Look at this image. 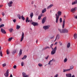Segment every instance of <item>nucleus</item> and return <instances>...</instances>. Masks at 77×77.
I'll return each mask as SVG.
<instances>
[{
	"label": "nucleus",
	"instance_id": "obj_1",
	"mask_svg": "<svg viewBox=\"0 0 77 77\" xmlns=\"http://www.w3.org/2000/svg\"><path fill=\"white\" fill-rule=\"evenodd\" d=\"M57 14L56 13L55 14V16L56 17V23H58L59 17H60V16L62 15V12L61 11H58Z\"/></svg>",
	"mask_w": 77,
	"mask_h": 77
},
{
	"label": "nucleus",
	"instance_id": "obj_2",
	"mask_svg": "<svg viewBox=\"0 0 77 77\" xmlns=\"http://www.w3.org/2000/svg\"><path fill=\"white\" fill-rule=\"evenodd\" d=\"M58 31L60 32V33H67L68 32V30L67 29H58Z\"/></svg>",
	"mask_w": 77,
	"mask_h": 77
},
{
	"label": "nucleus",
	"instance_id": "obj_3",
	"mask_svg": "<svg viewBox=\"0 0 77 77\" xmlns=\"http://www.w3.org/2000/svg\"><path fill=\"white\" fill-rule=\"evenodd\" d=\"M57 50V47L56 46L54 48V50H52L51 52V54L52 55H53L56 53V51Z\"/></svg>",
	"mask_w": 77,
	"mask_h": 77
},
{
	"label": "nucleus",
	"instance_id": "obj_4",
	"mask_svg": "<svg viewBox=\"0 0 77 77\" xmlns=\"http://www.w3.org/2000/svg\"><path fill=\"white\" fill-rule=\"evenodd\" d=\"M46 20H47V17H44L42 20V24H44V23H45Z\"/></svg>",
	"mask_w": 77,
	"mask_h": 77
},
{
	"label": "nucleus",
	"instance_id": "obj_5",
	"mask_svg": "<svg viewBox=\"0 0 77 77\" xmlns=\"http://www.w3.org/2000/svg\"><path fill=\"white\" fill-rule=\"evenodd\" d=\"M4 75L6 77H8L9 76V69H8L6 71L5 73H4Z\"/></svg>",
	"mask_w": 77,
	"mask_h": 77
},
{
	"label": "nucleus",
	"instance_id": "obj_6",
	"mask_svg": "<svg viewBox=\"0 0 77 77\" xmlns=\"http://www.w3.org/2000/svg\"><path fill=\"white\" fill-rule=\"evenodd\" d=\"M49 27H50L49 26H43V29L45 30H48L49 29Z\"/></svg>",
	"mask_w": 77,
	"mask_h": 77
},
{
	"label": "nucleus",
	"instance_id": "obj_7",
	"mask_svg": "<svg viewBox=\"0 0 77 77\" xmlns=\"http://www.w3.org/2000/svg\"><path fill=\"white\" fill-rule=\"evenodd\" d=\"M24 37V33L23 32H22V34L21 38L20 39V42H22V41H23V40Z\"/></svg>",
	"mask_w": 77,
	"mask_h": 77
},
{
	"label": "nucleus",
	"instance_id": "obj_8",
	"mask_svg": "<svg viewBox=\"0 0 77 77\" xmlns=\"http://www.w3.org/2000/svg\"><path fill=\"white\" fill-rule=\"evenodd\" d=\"M13 4V2L12 1L10 2H9L8 3V5L9 7H11L12 6V4Z\"/></svg>",
	"mask_w": 77,
	"mask_h": 77
},
{
	"label": "nucleus",
	"instance_id": "obj_9",
	"mask_svg": "<svg viewBox=\"0 0 77 77\" xmlns=\"http://www.w3.org/2000/svg\"><path fill=\"white\" fill-rule=\"evenodd\" d=\"M77 10V8L76 7L74 8H72L71 10V12H72V13H74L75 12V11Z\"/></svg>",
	"mask_w": 77,
	"mask_h": 77
},
{
	"label": "nucleus",
	"instance_id": "obj_10",
	"mask_svg": "<svg viewBox=\"0 0 77 77\" xmlns=\"http://www.w3.org/2000/svg\"><path fill=\"white\" fill-rule=\"evenodd\" d=\"M22 75L23 77H29V75H27L26 73L24 72L22 73Z\"/></svg>",
	"mask_w": 77,
	"mask_h": 77
},
{
	"label": "nucleus",
	"instance_id": "obj_11",
	"mask_svg": "<svg viewBox=\"0 0 77 77\" xmlns=\"http://www.w3.org/2000/svg\"><path fill=\"white\" fill-rule=\"evenodd\" d=\"M32 24L34 26H36L38 25V23L37 22H33L32 23Z\"/></svg>",
	"mask_w": 77,
	"mask_h": 77
},
{
	"label": "nucleus",
	"instance_id": "obj_12",
	"mask_svg": "<svg viewBox=\"0 0 77 77\" xmlns=\"http://www.w3.org/2000/svg\"><path fill=\"white\" fill-rule=\"evenodd\" d=\"M1 32L2 33H4V34H6V32L5 31V30L3 29V28L1 29Z\"/></svg>",
	"mask_w": 77,
	"mask_h": 77
},
{
	"label": "nucleus",
	"instance_id": "obj_13",
	"mask_svg": "<svg viewBox=\"0 0 77 77\" xmlns=\"http://www.w3.org/2000/svg\"><path fill=\"white\" fill-rule=\"evenodd\" d=\"M60 38V35H59V34H57L55 38V41H56V39H59Z\"/></svg>",
	"mask_w": 77,
	"mask_h": 77
},
{
	"label": "nucleus",
	"instance_id": "obj_14",
	"mask_svg": "<svg viewBox=\"0 0 77 77\" xmlns=\"http://www.w3.org/2000/svg\"><path fill=\"white\" fill-rule=\"evenodd\" d=\"M53 6V4H51L50 5H49L48 7L47 8V9H50L52 6Z\"/></svg>",
	"mask_w": 77,
	"mask_h": 77
},
{
	"label": "nucleus",
	"instance_id": "obj_15",
	"mask_svg": "<svg viewBox=\"0 0 77 77\" xmlns=\"http://www.w3.org/2000/svg\"><path fill=\"white\" fill-rule=\"evenodd\" d=\"M65 19L63 20V24L62 25V28L63 29L65 27Z\"/></svg>",
	"mask_w": 77,
	"mask_h": 77
},
{
	"label": "nucleus",
	"instance_id": "obj_16",
	"mask_svg": "<svg viewBox=\"0 0 77 77\" xmlns=\"http://www.w3.org/2000/svg\"><path fill=\"white\" fill-rule=\"evenodd\" d=\"M71 73L66 74V76L67 77H71Z\"/></svg>",
	"mask_w": 77,
	"mask_h": 77
},
{
	"label": "nucleus",
	"instance_id": "obj_17",
	"mask_svg": "<svg viewBox=\"0 0 77 77\" xmlns=\"http://www.w3.org/2000/svg\"><path fill=\"white\" fill-rule=\"evenodd\" d=\"M21 54H22V49H20V51L19 53V56H21Z\"/></svg>",
	"mask_w": 77,
	"mask_h": 77
},
{
	"label": "nucleus",
	"instance_id": "obj_18",
	"mask_svg": "<svg viewBox=\"0 0 77 77\" xmlns=\"http://www.w3.org/2000/svg\"><path fill=\"white\" fill-rule=\"evenodd\" d=\"M45 12H46V8H45L44 9L42 10V14H44V13Z\"/></svg>",
	"mask_w": 77,
	"mask_h": 77
},
{
	"label": "nucleus",
	"instance_id": "obj_19",
	"mask_svg": "<svg viewBox=\"0 0 77 77\" xmlns=\"http://www.w3.org/2000/svg\"><path fill=\"white\" fill-rule=\"evenodd\" d=\"M69 69H63V72H67L68 71H69Z\"/></svg>",
	"mask_w": 77,
	"mask_h": 77
},
{
	"label": "nucleus",
	"instance_id": "obj_20",
	"mask_svg": "<svg viewBox=\"0 0 77 77\" xmlns=\"http://www.w3.org/2000/svg\"><path fill=\"white\" fill-rule=\"evenodd\" d=\"M75 4H77V0H75V1L73 2H72V5H75Z\"/></svg>",
	"mask_w": 77,
	"mask_h": 77
},
{
	"label": "nucleus",
	"instance_id": "obj_21",
	"mask_svg": "<svg viewBox=\"0 0 77 77\" xmlns=\"http://www.w3.org/2000/svg\"><path fill=\"white\" fill-rule=\"evenodd\" d=\"M26 58H27V56L24 55V57L22 58V60H23L24 59H26Z\"/></svg>",
	"mask_w": 77,
	"mask_h": 77
},
{
	"label": "nucleus",
	"instance_id": "obj_22",
	"mask_svg": "<svg viewBox=\"0 0 77 77\" xmlns=\"http://www.w3.org/2000/svg\"><path fill=\"white\" fill-rule=\"evenodd\" d=\"M74 37L75 38V39L77 38V34H75L74 35Z\"/></svg>",
	"mask_w": 77,
	"mask_h": 77
},
{
	"label": "nucleus",
	"instance_id": "obj_23",
	"mask_svg": "<svg viewBox=\"0 0 77 77\" xmlns=\"http://www.w3.org/2000/svg\"><path fill=\"white\" fill-rule=\"evenodd\" d=\"M33 13H31L30 14V17L31 19L32 18V17H33Z\"/></svg>",
	"mask_w": 77,
	"mask_h": 77
},
{
	"label": "nucleus",
	"instance_id": "obj_24",
	"mask_svg": "<svg viewBox=\"0 0 77 77\" xmlns=\"http://www.w3.org/2000/svg\"><path fill=\"white\" fill-rule=\"evenodd\" d=\"M16 51H17V50H14V51H13L12 52V54L14 55L15 54V53H16Z\"/></svg>",
	"mask_w": 77,
	"mask_h": 77
},
{
	"label": "nucleus",
	"instance_id": "obj_25",
	"mask_svg": "<svg viewBox=\"0 0 77 77\" xmlns=\"http://www.w3.org/2000/svg\"><path fill=\"white\" fill-rule=\"evenodd\" d=\"M2 65L3 67L4 68V67H5V66H6V63H4V64H3Z\"/></svg>",
	"mask_w": 77,
	"mask_h": 77
},
{
	"label": "nucleus",
	"instance_id": "obj_26",
	"mask_svg": "<svg viewBox=\"0 0 77 77\" xmlns=\"http://www.w3.org/2000/svg\"><path fill=\"white\" fill-rule=\"evenodd\" d=\"M70 43H68L67 45V48H69V47H70Z\"/></svg>",
	"mask_w": 77,
	"mask_h": 77
},
{
	"label": "nucleus",
	"instance_id": "obj_27",
	"mask_svg": "<svg viewBox=\"0 0 77 77\" xmlns=\"http://www.w3.org/2000/svg\"><path fill=\"white\" fill-rule=\"evenodd\" d=\"M21 27V26L18 25H17L16 26V29H19Z\"/></svg>",
	"mask_w": 77,
	"mask_h": 77
},
{
	"label": "nucleus",
	"instance_id": "obj_28",
	"mask_svg": "<svg viewBox=\"0 0 77 77\" xmlns=\"http://www.w3.org/2000/svg\"><path fill=\"white\" fill-rule=\"evenodd\" d=\"M42 15H39L38 16V20H41V17H42Z\"/></svg>",
	"mask_w": 77,
	"mask_h": 77
},
{
	"label": "nucleus",
	"instance_id": "obj_29",
	"mask_svg": "<svg viewBox=\"0 0 77 77\" xmlns=\"http://www.w3.org/2000/svg\"><path fill=\"white\" fill-rule=\"evenodd\" d=\"M73 67H74L73 66H70V68L69 69H68L69 70V71H70V70L71 69H73Z\"/></svg>",
	"mask_w": 77,
	"mask_h": 77
},
{
	"label": "nucleus",
	"instance_id": "obj_30",
	"mask_svg": "<svg viewBox=\"0 0 77 77\" xmlns=\"http://www.w3.org/2000/svg\"><path fill=\"white\" fill-rule=\"evenodd\" d=\"M67 60H68V59H67V58H66L64 60V62L65 63V62H67Z\"/></svg>",
	"mask_w": 77,
	"mask_h": 77
},
{
	"label": "nucleus",
	"instance_id": "obj_31",
	"mask_svg": "<svg viewBox=\"0 0 77 77\" xmlns=\"http://www.w3.org/2000/svg\"><path fill=\"white\" fill-rule=\"evenodd\" d=\"M17 17H18L19 19H21V15H20V14L18 15Z\"/></svg>",
	"mask_w": 77,
	"mask_h": 77
},
{
	"label": "nucleus",
	"instance_id": "obj_32",
	"mask_svg": "<svg viewBox=\"0 0 77 77\" xmlns=\"http://www.w3.org/2000/svg\"><path fill=\"white\" fill-rule=\"evenodd\" d=\"M21 18L23 20H25V18L24 17L23 15L21 16Z\"/></svg>",
	"mask_w": 77,
	"mask_h": 77
},
{
	"label": "nucleus",
	"instance_id": "obj_33",
	"mask_svg": "<svg viewBox=\"0 0 77 77\" xmlns=\"http://www.w3.org/2000/svg\"><path fill=\"white\" fill-rule=\"evenodd\" d=\"M9 30L11 33L12 32V30H13V29L12 28L10 29H9Z\"/></svg>",
	"mask_w": 77,
	"mask_h": 77
},
{
	"label": "nucleus",
	"instance_id": "obj_34",
	"mask_svg": "<svg viewBox=\"0 0 77 77\" xmlns=\"http://www.w3.org/2000/svg\"><path fill=\"white\" fill-rule=\"evenodd\" d=\"M4 26L5 25L3 24H2L1 25H0V28H2V27H4Z\"/></svg>",
	"mask_w": 77,
	"mask_h": 77
},
{
	"label": "nucleus",
	"instance_id": "obj_35",
	"mask_svg": "<svg viewBox=\"0 0 77 77\" xmlns=\"http://www.w3.org/2000/svg\"><path fill=\"white\" fill-rule=\"evenodd\" d=\"M52 62V60H50L49 62V63H48V65H51V62Z\"/></svg>",
	"mask_w": 77,
	"mask_h": 77
},
{
	"label": "nucleus",
	"instance_id": "obj_36",
	"mask_svg": "<svg viewBox=\"0 0 77 77\" xmlns=\"http://www.w3.org/2000/svg\"><path fill=\"white\" fill-rule=\"evenodd\" d=\"M7 54H9V49H7Z\"/></svg>",
	"mask_w": 77,
	"mask_h": 77
},
{
	"label": "nucleus",
	"instance_id": "obj_37",
	"mask_svg": "<svg viewBox=\"0 0 77 77\" xmlns=\"http://www.w3.org/2000/svg\"><path fill=\"white\" fill-rule=\"evenodd\" d=\"M12 37H11L9 38L8 39V41H9V42H10V41H11V40H12Z\"/></svg>",
	"mask_w": 77,
	"mask_h": 77
},
{
	"label": "nucleus",
	"instance_id": "obj_38",
	"mask_svg": "<svg viewBox=\"0 0 77 77\" xmlns=\"http://www.w3.org/2000/svg\"><path fill=\"white\" fill-rule=\"evenodd\" d=\"M28 20H29V17H26V23H27V21H28Z\"/></svg>",
	"mask_w": 77,
	"mask_h": 77
},
{
	"label": "nucleus",
	"instance_id": "obj_39",
	"mask_svg": "<svg viewBox=\"0 0 77 77\" xmlns=\"http://www.w3.org/2000/svg\"><path fill=\"white\" fill-rule=\"evenodd\" d=\"M0 56H3V55L2 54V51H0Z\"/></svg>",
	"mask_w": 77,
	"mask_h": 77
},
{
	"label": "nucleus",
	"instance_id": "obj_40",
	"mask_svg": "<svg viewBox=\"0 0 77 77\" xmlns=\"http://www.w3.org/2000/svg\"><path fill=\"white\" fill-rule=\"evenodd\" d=\"M60 23L62 22V18H61L60 19Z\"/></svg>",
	"mask_w": 77,
	"mask_h": 77
},
{
	"label": "nucleus",
	"instance_id": "obj_41",
	"mask_svg": "<svg viewBox=\"0 0 77 77\" xmlns=\"http://www.w3.org/2000/svg\"><path fill=\"white\" fill-rule=\"evenodd\" d=\"M38 66H42V64H41V63H39L38 64Z\"/></svg>",
	"mask_w": 77,
	"mask_h": 77
},
{
	"label": "nucleus",
	"instance_id": "obj_42",
	"mask_svg": "<svg viewBox=\"0 0 77 77\" xmlns=\"http://www.w3.org/2000/svg\"><path fill=\"white\" fill-rule=\"evenodd\" d=\"M21 65L22 66H23L24 65V62H22L21 63Z\"/></svg>",
	"mask_w": 77,
	"mask_h": 77
},
{
	"label": "nucleus",
	"instance_id": "obj_43",
	"mask_svg": "<svg viewBox=\"0 0 77 77\" xmlns=\"http://www.w3.org/2000/svg\"><path fill=\"white\" fill-rule=\"evenodd\" d=\"M47 49V47H46L44 48H43V50H46Z\"/></svg>",
	"mask_w": 77,
	"mask_h": 77
},
{
	"label": "nucleus",
	"instance_id": "obj_44",
	"mask_svg": "<svg viewBox=\"0 0 77 77\" xmlns=\"http://www.w3.org/2000/svg\"><path fill=\"white\" fill-rule=\"evenodd\" d=\"M13 68H14V69H16V68H17V66L16 65H14L13 66Z\"/></svg>",
	"mask_w": 77,
	"mask_h": 77
},
{
	"label": "nucleus",
	"instance_id": "obj_45",
	"mask_svg": "<svg viewBox=\"0 0 77 77\" xmlns=\"http://www.w3.org/2000/svg\"><path fill=\"white\" fill-rule=\"evenodd\" d=\"M52 60V61H53V62H56V60H55V59H52V60Z\"/></svg>",
	"mask_w": 77,
	"mask_h": 77
},
{
	"label": "nucleus",
	"instance_id": "obj_46",
	"mask_svg": "<svg viewBox=\"0 0 77 77\" xmlns=\"http://www.w3.org/2000/svg\"><path fill=\"white\" fill-rule=\"evenodd\" d=\"M49 57V55H48L47 57H45V59H48V58Z\"/></svg>",
	"mask_w": 77,
	"mask_h": 77
},
{
	"label": "nucleus",
	"instance_id": "obj_47",
	"mask_svg": "<svg viewBox=\"0 0 77 77\" xmlns=\"http://www.w3.org/2000/svg\"><path fill=\"white\" fill-rule=\"evenodd\" d=\"M54 44H52L51 45H50V47L51 48L53 46Z\"/></svg>",
	"mask_w": 77,
	"mask_h": 77
},
{
	"label": "nucleus",
	"instance_id": "obj_48",
	"mask_svg": "<svg viewBox=\"0 0 77 77\" xmlns=\"http://www.w3.org/2000/svg\"><path fill=\"white\" fill-rule=\"evenodd\" d=\"M59 43L60 45H61V46L62 45H63L62 43L60 42H59Z\"/></svg>",
	"mask_w": 77,
	"mask_h": 77
},
{
	"label": "nucleus",
	"instance_id": "obj_49",
	"mask_svg": "<svg viewBox=\"0 0 77 77\" xmlns=\"http://www.w3.org/2000/svg\"><path fill=\"white\" fill-rule=\"evenodd\" d=\"M57 76H58V74H56L55 75L54 77H57Z\"/></svg>",
	"mask_w": 77,
	"mask_h": 77
},
{
	"label": "nucleus",
	"instance_id": "obj_50",
	"mask_svg": "<svg viewBox=\"0 0 77 77\" xmlns=\"http://www.w3.org/2000/svg\"><path fill=\"white\" fill-rule=\"evenodd\" d=\"M54 35L52 37H51L50 38V39H53V38H54Z\"/></svg>",
	"mask_w": 77,
	"mask_h": 77
},
{
	"label": "nucleus",
	"instance_id": "obj_51",
	"mask_svg": "<svg viewBox=\"0 0 77 77\" xmlns=\"http://www.w3.org/2000/svg\"><path fill=\"white\" fill-rule=\"evenodd\" d=\"M74 18L77 19V16H74Z\"/></svg>",
	"mask_w": 77,
	"mask_h": 77
},
{
	"label": "nucleus",
	"instance_id": "obj_52",
	"mask_svg": "<svg viewBox=\"0 0 77 77\" xmlns=\"http://www.w3.org/2000/svg\"><path fill=\"white\" fill-rule=\"evenodd\" d=\"M13 21L14 23H15L16 22V19H14L13 20Z\"/></svg>",
	"mask_w": 77,
	"mask_h": 77
},
{
	"label": "nucleus",
	"instance_id": "obj_53",
	"mask_svg": "<svg viewBox=\"0 0 77 77\" xmlns=\"http://www.w3.org/2000/svg\"><path fill=\"white\" fill-rule=\"evenodd\" d=\"M2 15H3V16H4L5 15V13L4 12H2Z\"/></svg>",
	"mask_w": 77,
	"mask_h": 77
},
{
	"label": "nucleus",
	"instance_id": "obj_54",
	"mask_svg": "<svg viewBox=\"0 0 77 77\" xmlns=\"http://www.w3.org/2000/svg\"><path fill=\"white\" fill-rule=\"evenodd\" d=\"M10 77H13V76H12V74H11L10 75Z\"/></svg>",
	"mask_w": 77,
	"mask_h": 77
},
{
	"label": "nucleus",
	"instance_id": "obj_55",
	"mask_svg": "<svg viewBox=\"0 0 77 77\" xmlns=\"http://www.w3.org/2000/svg\"><path fill=\"white\" fill-rule=\"evenodd\" d=\"M46 48H48L49 49H50V47H48V46H46Z\"/></svg>",
	"mask_w": 77,
	"mask_h": 77
},
{
	"label": "nucleus",
	"instance_id": "obj_56",
	"mask_svg": "<svg viewBox=\"0 0 77 77\" xmlns=\"http://www.w3.org/2000/svg\"><path fill=\"white\" fill-rule=\"evenodd\" d=\"M34 3V2L33 1H32L31 2L32 5H33V4Z\"/></svg>",
	"mask_w": 77,
	"mask_h": 77
},
{
	"label": "nucleus",
	"instance_id": "obj_57",
	"mask_svg": "<svg viewBox=\"0 0 77 77\" xmlns=\"http://www.w3.org/2000/svg\"><path fill=\"white\" fill-rule=\"evenodd\" d=\"M3 6V5H0V8H2Z\"/></svg>",
	"mask_w": 77,
	"mask_h": 77
},
{
	"label": "nucleus",
	"instance_id": "obj_58",
	"mask_svg": "<svg viewBox=\"0 0 77 77\" xmlns=\"http://www.w3.org/2000/svg\"><path fill=\"white\" fill-rule=\"evenodd\" d=\"M27 22H28V23H29V22H30V20H28Z\"/></svg>",
	"mask_w": 77,
	"mask_h": 77
},
{
	"label": "nucleus",
	"instance_id": "obj_59",
	"mask_svg": "<svg viewBox=\"0 0 77 77\" xmlns=\"http://www.w3.org/2000/svg\"><path fill=\"white\" fill-rule=\"evenodd\" d=\"M71 77H75V76H74V75H73Z\"/></svg>",
	"mask_w": 77,
	"mask_h": 77
},
{
	"label": "nucleus",
	"instance_id": "obj_60",
	"mask_svg": "<svg viewBox=\"0 0 77 77\" xmlns=\"http://www.w3.org/2000/svg\"><path fill=\"white\" fill-rule=\"evenodd\" d=\"M51 48L52 50H54V49H53V48H52V47H51Z\"/></svg>",
	"mask_w": 77,
	"mask_h": 77
},
{
	"label": "nucleus",
	"instance_id": "obj_61",
	"mask_svg": "<svg viewBox=\"0 0 77 77\" xmlns=\"http://www.w3.org/2000/svg\"><path fill=\"white\" fill-rule=\"evenodd\" d=\"M57 44V42H56L55 43V44Z\"/></svg>",
	"mask_w": 77,
	"mask_h": 77
},
{
	"label": "nucleus",
	"instance_id": "obj_62",
	"mask_svg": "<svg viewBox=\"0 0 77 77\" xmlns=\"http://www.w3.org/2000/svg\"><path fill=\"white\" fill-rule=\"evenodd\" d=\"M2 21V19L0 18V21Z\"/></svg>",
	"mask_w": 77,
	"mask_h": 77
},
{
	"label": "nucleus",
	"instance_id": "obj_63",
	"mask_svg": "<svg viewBox=\"0 0 77 77\" xmlns=\"http://www.w3.org/2000/svg\"><path fill=\"white\" fill-rule=\"evenodd\" d=\"M1 50V46H0V51Z\"/></svg>",
	"mask_w": 77,
	"mask_h": 77
},
{
	"label": "nucleus",
	"instance_id": "obj_64",
	"mask_svg": "<svg viewBox=\"0 0 77 77\" xmlns=\"http://www.w3.org/2000/svg\"><path fill=\"white\" fill-rule=\"evenodd\" d=\"M66 17V16H64V18H65Z\"/></svg>",
	"mask_w": 77,
	"mask_h": 77
}]
</instances>
